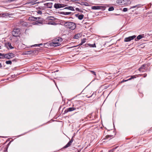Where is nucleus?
Returning a JSON list of instances; mask_svg holds the SVG:
<instances>
[{
    "label": "nucleus",
    "mask_w": 152,
    "mask_h": 152,
    "mask_svg": "<svg viewBox=\"0 0 152 152\" xmlns=\"http://www.w3.org/2000/svg\"><path fill=\"white\" fill-rule=\"evenodd\" d=\"M64 25L66 28L72 30L75 29L76 27L75 23L71 22H67L64 23Z\"/></svg>",
    "instance_id": "nucleus-1"
},
{
    "label": "nucleus",
    "mask_w": 152,
    "mask_h": 152,
    "mask_svg": "<svg viewBox=\"0 0 152 152\" xmlns=\"http://www.w3.org/2000/svg\"><path fill=\"white\" fill-rule=\"evenodd\" d=\"M28 20H30L36 21V24L42 23V18L40 17H34L31 16L29 17Z\"/></svg>",
    "instance_id": "nucleus-2"
},
{
    "label": "nucleus",
    "mask_w": 152,
    "mask_h": 152,
    "mask_svg": "<svg viewBox=\"0 0 152 152\" xmlns=\"http://www.w3.org/2000/svg\"><path fill=\"white\" fill-rule=\"evenodd\" d=\"M83 107H69V108H67L68 110V111L69 112H71L73 111V110H79V111H81L82 110H84L85 109V108L84 107L83 108H82Z\"/></svg>",
    "instance_id": "nucleus-3"
},
{
    "label": "nucleus",
    "mask_w": 152,
    "mask_h": 152,
    "mask_svg": "<svg viewBox=\"0 0 152 152\" xmlns=\"http://www.w3.org/2000/svg\"><path fill=\"white\" fill-rule=\"evenodd\" d=\"M66 5L61 3H56L54 5V7L56 9H58L64 7Z\"/></svg>",
    "instance_id": "nucleus-4"
},
{
    "label": "nucleus",
    "mask_w": 152,
    "mask_h": 152,
    "mask_svg": "<svg viewBox=\"0 0 152 152\" xmlns=\"http://www.w3.org/2000/svg\"><path fill=\"white\" fill-rule=\"evenodd\" d=\"M12 34L13 36L16 37L18 36L20 34V31L18 28L15 29L12 32Z\"/></svg>",
    "instance_id": "nucleus-5"
},
{
    "label": "nucleus",
    "mask_w": 152,
    "mask_h": 152,
    "mask_svg": "<svg viewBox=\"0 0 152 152\" xmlns=\"http://www.w3.org/2000/svg\"><path fill=\"white\" fill-rule=\"evenodd\" d=\"M64 11L63 12H58V13L60 14H61L64 15H70V16L72 15H73L74 13L71 12H69V11H67L66 10H64Z\"/></svg>",
    "instance_id": "nucleus-6"
},
{
    "label": "nucleus",
    "mask_w": 152,
    "mask_h": 152,
    "mask_svg": "<svg viewBox=\"0 0 152 152\" xmlns=\"http://www.w3.org/2000/svg\"><path fill=\"white\" fill-rule=\"evenodd\" d=\"M136 37V35H134L125 38L124 39V41L126 42H129L134 39Z\"/></svg>",
    "instance_id": "nucleus-7"
},
{
    "label": "nucleus",
    "mask_w": 152,
    "mask_h": 152,
    "mask_svg": "<svg viewBox=\"0 0 152 152\" xmlns=\"http://www.w3.org/2000/svg\"><path fill=\"white\" fill-rule=\"evenodd\" d=\"M119 3H121V5H127L128 4H130L131 2L129 0H120Z\"/></svg>",
    "instance_id": "nucleus-8"
},
{
    "label": "nucleus",
    "mask_w": 152,
    "mask_h": 152,
    "mask_svg": "<svg viewBox=\"0 0 152 152\" xmlns=\"http://www.w3.org/2000/svg\"><path fill=\"white\" fill-rule=\"evenodd\" d=\"M63 10H68L74 11L75 10L74 7L72 6H67L65 7L63 9Z\"/></svg>",
    "instance_id": "nucleus-9"
},
{
    "label": "nucleus",
    "mask_w": 152,
    "mask_h": 152,
    "mask_svg": "<svg viewBox=\"0 0 152 152\" xmlns=\"http://www.w3.org/2000/svg\"><path fill=\"white\" fill-rule=\"evenodd\" d=\"M60 45L61 44L60 43L54 42L53 41L50 43V45L51 46L56 47Z\"/></svg>",
    "instance_id": "nucleus-10"
},
{
    "label": "nucleus",
    "mask_w": 152,
    "mask_h": 152,
    "mask_svg": "<svg viewBox=\"0 0 152 152\" xmlns=\"http://www.w3.org/2000/svg\"><path fill=\"white\" fill-rule=\"evenodd\" d=\"M75 16L78 18V19L80 20H82L83 18L84 15L82 14H79V13L76 14L75 15Z\"/></svg>",
    "instance_id": "nucleus-11"
},
{
    "label": "nucleus",
    "mask_w": 152,
    "mask_h": 152,
    "mask_svg": "<svg viewBox=\"0 0 152 152\" xmlns=\"http://www.w3.org/2000/svg\"><path fill=\"white\" fill-rule=\"evenodd\" d=\"M77 3L79 4L82 6L84 5L86 6H88L89 5L88 3L86 2L80 1Z\"/></svg>",
    "instance_id": "nucleus-12"
},
{
    "label": "nucleus",
    "mask_w": 152,
    "mask_h": 152,
    "mask_svg": "<svg viewBox=\"0 0 152 152\" xmlns=\"http://www.w3.org/2000/svg\"><path fill=\"white\" fill-rule=\"evenodd\" d=\"M44 5L45 6H46L47 8H51L52 7L53 3H45Z\"/></svg>",
    "instance_id": "nucleus-13"
},
{
    "label": "nucleus",
    "mask_w": 152,
    "mask_h": 152,
    "mask_svg": "<svg viewBox=\"0 0 152 152\" xmlns=\"http://www.w3.org/2000/svg\"><path fill=\"white\" fill-rule=\"evenodd\" d=\"M144 37V34H140L139 35H138L137 38H135V41H137L139 40H140L142 38Z\"/></svg>",
    "instance_id": "nucleus-14"
},
{
    "label": "nucleus",
    "mask_w": 152,
    "mask_h": 152,
    "mask_svg": "<svg viewBox=\"0 0 152 152\" xmlns=\"http://www.w3.org/2000/svg\"><path fill=\"white\" fill-rule=\"evenodd\" d=\"M9 54V53L5 54H4V56L2 57V58H7L8 59H11V58H10V57Z\"/></svg>",
    "instance_id": "nucleus-15"
},
{
    "label": "nucleus",
    "mask_w": 152,
    "mask_h": 152,
    "mask_svg": "<svg viewBox=\"0 0 152 152\" xmlns=\"http://www.w3.org/2000/svg\"><path fill=\"white\" fill-rule=\"evenodd\" d=\"M0 15L2 17H5L9 16L10 14L8 13H1Z\"/></svg>",
    "instance_id": "nucleus-16"
},
{
    "label": "nucleus",
    "mask_w": 152,
    "mask_h": 152,
    "mask_svg": "<svg viewBox=\"0 0 152 152\" xmlns=\"http://www.w3.org/2000/svg\"><path fill=\"white\" fill-rule=\"evenodd\" d=\"M39 46L40 47L42 48L44 46L43 44L42 43H40L39 44H35L32 46V47H34L36 46Z\"/></svg>",
    "instance_id": "nucleus-17"
},
{
    "label": "nucleus",
    "mask_w": 152,
    "mask_h": 152,
    "mask_svg": "<svg viewBox=\"0 0 152 152\" xmlns=\"http://www.w3.org/2000/svg\"><path fill=\"white\" fill-rule=\"evenodd\" d=\"M81 36L80 34L78 33L74 36L73 38L75 39H77L79 37H81Z\"/></svg>",
    "instance_id": "nucleus-18"
},
{
    "label": "nucleus",
    "mask_w": 152,
    "mask_h": 152,
    "mask_svg": "<svg viewBox=\"0 0 152 152\" xmlns=\"http://www.w3.org/2000/svg\"><path fill=\"white\" fill-rule=\"evenodd\" d=\"M145 64H143L140 67L139 69L138 70L140 71H142L143 72V71H142V70L143 69H145Z\"/></svg>",
    "instance_id": "nucleus-19"
},
{
    "label": "nucleus",
    "mask_w": 152,
    "mask_h": 152,
    "mask_svg": "<svg viewBox=\"0 0 152 152\" xmlns=\"http://www.w3.org/2000/svg\"><path fill=\"white\" fill-rule=\"evenodd\" d=\"M72 143L70 141L68 142V143L63 147L64 148H65L69 147L71 144Z\"/></svg>",
    "instance_id": "nucleus-20"
},
{
    "label": "nucleus",
    "mask_w": 152,
    "mask_h": 152,
    "mask_svg": "<svg viewBox=\"0 0 152 152\" xmlns=\"http://www.w3.org/2000/svg\"><path fill=\"white\" fill-rule=\"evenodd\" d=\"M55 41H58L57 42H58L60 43V42H61L62 41L63 39L61 37H58L55 38Z\"/></svg>",
    "instance_id": "nucleus-21"
},
{
    "label": "nucleus",
    "mask_w": 152,
    "mask_h": 152,
    "mask_svg": "<svg viewBox=\"0 0 152 152\" xmlns=\"http://www.w3.org/2000/svg\"><path fill=\"white\" fill-rule=\"evenodd\" d=\"M36 50H29L27 51L26 54H31L32 53H36Z\"/></svg>",
    "instance_id": "nucleus-22"
},
{
    "label": "nucleus",
    "mask_w": 152,
    "mask_h": 152,
    "mask_svg": "<svg viewBox=\"0 0 152 152\" xmlns=\"http://www.w3.org/2000/svg\"><path fill=\"white\" fill-rule=\"evenodd\" d=\"M99 6H93L91 7V9L94 10H99Z\"/></svg>",
    "instance_id": "nucleus-23"
},
{
    "label": "nucleus",
    "mask_w": 152,
    "mask_h": 152,
    "mask_svg": "<svg viewBox=\"0 0 152 152\" xmlns=\"http://www.w3.org/2000/svg\"><path fill=\"white\" fill-rule=\"evenodd\" d=\"M88 45L90 47L94 48L96 47V45L95 43L93 44H88Z\"/></svg>",
    "instance_id": "nucleus-24"
},
{
    "label": "nucleus",
    "mask_w": 152,
    "mask_h": 152,
    "mask_svg": "<svg viewBox=\"0 0 152 152\" xmlns=\"http://www.w3.org/2000/svg\"><path fill=\"white\" fill-rule=\"evenodd\" d=\"M7 45L9 46L10 49H12L14 48V47L12 46L11 43L10 42H7Z\"/></svg>",
    "instance_id": "nucleus-25"
},
{
    "label": "nucleus",
    "mask_w": 152,
    "mask_h": 152,
    "mask_svg": "<svg viewBox=\"0 0 152 152\" xmlns=\"http://www.w3.org/2000/svg\"><path fill=\"white\" fill-rule=\"evenodd\" d=\"M99 10H104L105 9L106 7L103 6H99Z\"/></svg>",
    "instance_id": "nucleus-26"
},
{
    "label": "nucleus",
    "mask_w": 152,
    "mask_h": 152,
    "mask_svg": "<svg viewBox=\"0 0 152 152\" xmlns=\"http://www.w3.org/2000/svg\"><path fill=\"white\" fill-rule=\"evenodd\" d=\"M118 146H116L115 148H113L112 149L110 150L108 152H114L115 150L118 148Z\"/></svg>",
    "instance_id": "nucleus-27"
},
{
    "label": "nucleus",
    "mask_w": 152,
    "mask_h": 152,
    "mask_svg": "<svg viewBox=\"0 0 152 152\" xmlns=\"http://www.w3.org/2000/svg\"><path fill=\"white\" fill-rule=\"evenodd\" d=\"M10 55V58H12L15 56V54L12 53H9Z\"/></svg>",
    "instance_id": "nucleus-28"
},
{
    "label": "nucleus",
    "mask_w": 152,
    "mask_h": 152,
    "mask_svg": "<svg viewBox=\"0 0 152 152\" xmlns=\"http://www.w3.org/2000/svg\"><path fill=\"white\" fill-rule=\"evenodd\" d=\"M5 63L7 64H12V62L10 60L6 61Z\"/></svg>",
    "instance_id": "nucleus-29"
},
{
    "label": "nucleus",
    "mask_w": 152,
    "mask_h": 152,
    "mask_svg": "<svg viewBox=\"0 0 152 152\" xmlns=\"http://www.w3.org/2000/svg\"><path fill=\"white\" fill-rule=\"evenodd\" d=\"M113 136V135H107L104 138V139H107L109 138H111Z\"/></svg>",
    "instance_id": "nucleus-30"
},
{
    "label": "nucleus",
    "mask_w": 152,
    "mask_h": 152,
    "mask_svg": "<svg viewBox=\"0 0 152 152\" xmlns=\"http://www.w3.org/2000/svg\"><path fill=\"white\" fill-rule=\"evenodd\" d=\"M114 9V8L113 7H111L108 8V10L110 11L113 10Z\"/></svg>",
    "instance_id": "nucleus-31"
},
{
    "label": "nucleus",
    "mask_w": 152,
    "mask_h": 152,
    "mask_svg": "<svg viewBox=\"0 0 152 152\" xmlns=\"http://www.w3.org/2000/svg\"><path fill=\"white\" fill-rule=\"evenodd\" d=\"M135 78H136V77L135 75H132V76H131V77L130 78L128 79V80H132V79Z\"/></svg>",
    "instance_id": "nucleus-32"
},
{
    "label": "nucleus",
    "mask_w": 152,
    "mask_h": 152,
    "mask_svg": "<svg viewBox=\"0 0 152 152\" xmlns=\"http://www.w3.org/2000/svg\"><path fill=\"white\" fill-rule=\"evenodd\" d=\"M86 38H84L83 39L81 40L82 43H84L86 42Z\"/></svg>",
    "instance_id": "nucleus-33"
},
{
    "label": "nucleus",
    "mask_w": 152,
    "mask_h": 152,
    "mask_svg": "<svg viewBox=\"0 0 152 152\" xmlns=\"http://www.w3.org/2000/svg\"><path fill=\"white\" fill-rule=\"evenodd\" d=\"M90 71L93 75H96L95 72L94 71Z\"/></svg>",
    "instance_id": "nucleus-34"
},
{
    "label": "nucleus",
    "mask_w": 152,
    "mask_h": 152,
    "mask_svg": "<svg viewBox=\"0 0 152 152\" xmlns=\"http://www.w3.org/2000/svg\"><path fill=\"white\" fill-rule=\"evenodd\" d=\"M136 7H137V5H136L135 6H133L132 7H130V9H132V8H135Z\"/></svg>",
    "instance_id": "nucleus-35"
},
{
    "label": "nucleus",
    "mask_w": 152,
    "mask_h": 152,
    "mask_svg": "<svg viewBox=\"0 0 152 152\" xmlns=\"http://www.w3.org/2000/svg\"><path fill=\"white\" fill-rule=\"evenodd\" d=\"M123 11L124 12H126L127 11V9L126 8H123Z\"/></svg>",
    "instance_id": "nucleus-36"
},
{
    "label": "nucleus",
    "mask_w": 152,
    "mask_h": 152,
    "mask_svg": "<svg viewBox=\"0 0 152 152\" xmlns=\"http://www.w3.org/2000/svg\"><path fill=\"white\" fill-rule=\"evenodd\" d=\"M54 18L53 17H50L49 18V20H54Z\"/></svg>",
    "instance_id": "nucleus-37"
},
{
    "label": "nucleus",
    "mask_w": 152,
    "mask_h": 152,
    "mask_svg": "<svg viewBox=\"0 0 152 152\" xmlns=\"http://www.w3.org/2000/svg\"><path fill=\"white\" fill-rule=\"evenodd\" d=\"M68 112H69L68 111V110L67 109H66L64 111V114H65V113H68Z\"/></svg>",
    "instance_id": "nucleus-38"
},
{
    "label": "nucleus",
    "mask_w": 152,
    "mask_h": 152,
    "mask_svg": "<svg viewBox=\"0 0 152 152\" xmlns=\"http://www.w3.org/2000/svg\"><path fill=\"white\" fill-rule=\"evenodd\" d=\"M37 13L38 14H41V15L42 14V12L40 10H38L37 11Z\"/></svg>",
    "instance_id": "nucleus-39"
},
{
    "label": "nucleus",
    "mask_w": 152,
    "mask_h": 152,
    "mask_svg": "<svg viewBox=\"0 0 152 152\" xmlns=\"http://www.w3.org/2000/svg\"><path fill=\"white\" fill-rule=\"evenodd\" d=\"M4 53H0V56H3L4 55ZM2 58V57H0V59Z\"/></svg>",
    "instance_id": "nucleus-40"
},
{
    "label": "nucleus",
    "mask_w": 152,
    "mask_h": 152,
    "mask_svg": "<svg viewBox=\"0 0 152 152\" xmlns=\"http://www.w3.org/2000/svg\"><path fill=\"white\" fill-rule=\"evenodd\" d=\"M75 10L77 11H78L79 12H81L80 9L78 8H75Z\"/></svg>",
    "instance_id": "nucleus-41"
},
{
    "label": "nucleus",
    "mask_w": 152,
    "mask_h": 152,
    "mask_svg": "<svg viewBox=\"0 0 152 152\" xmlns=\"http://www.w3.org/2000/svg\"><path fill=\"white\" fill-rule=\"evenodd\" d=\"M137 5V8H139L142 6L143 5L141 4H138Z\"/></svg>",
    "instance_id": "nucleus-42"
},
{
    "label": "nucleus",
    "mask_w": 152,
    "mask_h": 152,
    "mask_svg": "<svg viewBox=\"0 0 152 152\" xmlns=\"http://www.w3.org/2000/svg\"><path fill=\"white\" fill-rule=\"evenodd\" d=\"M128 80H128V79L126 80H123L122 81H121V83H122L124 82H126Z\"/></svg>",
    "instance_id": "nucleus-43"
},
{
    "label": "nucleus",
    "mask_w": 152,
    "mask_h": 152,
    "mask_svg": "<svg viewBox=\"0 0 152 152\" xmlns=\"http://www.w3.org/2000/svg\"><path fill=\"white\" fill-rule=\"evenodd\" d=\"M27 25V23L26 22H24L23 24V26H26Z\"/></svg>",
    "instance_id": "nucleus-44"
},
{
    "label": "nucleus",
    "mask_w": 152,
    "mask_h": 152,
    "mask_svg": "<svg viewBox=\"0 0 152 152\" xmlns=\"http://www.w3.org/2000/svg\"><path fill=\"white\" fill-rule=\"evenodd\" d=\"M16 0H9L8 1L9 2H11L14 1H16Z\"/></svg>",
    "instance_id": "nucleus-45"
},
{
    "label": "nucleus",
    "mask_w": 152,
    "mask_h": 152,
    "mask_svg": "<svg viewBox=\"0 0 152 152\" xmlns=\"http://www.w3.org/2000/svg\"><path fill=\"white\" fill-rule=\"evenodd\" d=\"M55 39H54V40H53V41L54 42H57V43H59L58 42H58V41H55Z\"/></svg>",
    "instance_id": "nucleus-46"
},
{
    "label": "nucleus",
    "mask_w": 152,
    "mask_h": 152,
    "mask_svg": "<svg viewBox=\"0 0 152 152\" xmlns=\"http://www.w3.org/2000/svg\"><path fill=\"white\" fill-rule=\"evenodd\" d=\"M147 76V74H144V76H143V77H146Z\"/></svg>",
    "instance_id": "nucleus-47"
},
{
    "label": "nucleus",
    "mask_w": 152,
    "mask_h": 152,
    "mask_svg": "<svg viewBox=\"0 0 152 152\" xmlns=\"http://www.w3.org/2000/svg\"><path fill=\"white\" fill-rule=\"evenodd\" d=\"M26 133H24L23 134H21V135H19V136H18V137H20V136H21V135H24V134H26Z\"/></svg>",
    "instance_id": "nucleus-48"
},
{
    "label": "nucleus",
    "mask_w": 152,
    "mask_h": 152,
    "mask_svg": "<svg viewBox=\"0 0 152 152\" xmlns=\"http://www.w3.org/2000/svg\"><path fill=\"white\" fill-rule=\"evenodd\" d=\"M70 142H71L72 143V142L73 141V139H72V138L71 139V140L70 141Z\"/></svg>",
    "instance_id": "nucleus-49"
},
{
    "label": "nucleus",
    "mask_w": 152,
    "mask_h": 152,
    "mask_svg": "<svg viewBox=\"0 0 152 152\" xmlns=\"http://www.w3.org/2000/svg\"><path fill=\"white\" fill-rule=\"evenodd\" d=\"M80 0H72V1H80Z\"/></svg>",
    "instance_id": "nucleus-50"
},
{
    "label": "nucleus",
    "mask_w": 152,
    "mask_h": 152,
    "mask_svg": "<svg viewBox=\"0 0 152 152\" xmlns=\"http://www.w3.org/2000/svg\"><path fill=\"white\" fill-rule=\"evenodd\" d=\"M2 67V65L1 63H0V67L1 68Z\"/></svg>",
    "instance_id": "nucleus-51"
},
{
    "label": "nucleus",
    "mask_w": 152,
    "mask_h": 152,
    "mask_svg": "<svg viewBox=\"0 0 152 152\" xmlns=\"http://www.w3.org/2000/svg\"><path fill=\"white\" fill-rule=\"evenodd\" d=\"M53 81H54V83H55V85H56V86H57L56 84V82H55V80H53Z\"/></svg>",
    "instance_id": "nucleus-52"
},
{
    "label": "nucleus",
    "mask_w": 152,
    "mask_h": 152,
    "mask_svg": "<svg viewBox=\"0 0 152 152\" xmlns=\"http://www.w3.org/2000/svg\"><path fill=\"white\" fill-rule=\"evenodd\" d=\"M83 43H82V42H81L79 44V45H82Z\"/></svg>",
    "instance_id": "nucleus-53"
},
{
    "label": "nucleus",
    "mask_w": 152,
    "mask_h": 152,
    "mask_svg": "<svg viewBox=\"0 0 152 152\" xmlns=\"http://www.w3.org/2000/svg\"><path fill=\"white\" fill-rule=\"evenodd\" d=\"M5 46L7 47V43H5Z\"/></svg>",
    "instance_id": "nucleus-54"
},
{
    "label": "nucleus",
    "mask_w": 152,
    "mask_h": 152,
    "mask_svg": "<svg viewBox=\"0 0 152 152\" xmlns=\"http://www.w3.org/2000/svg\"><path fill=\"white\" fill-rule=\"evenodd\" d=\"M33 3L32 2H29L28 3L30 4V3H31V4H32Z\"/></svg>",
    "instance_id": "nucleus-55"
},
{
    "label": "nucleus",
    "mask_w": 152,
    "mask_h": 152,
    "mask_svg": "<svg viewBox=\"0 0 152 152\" xmlns=\"http://www.w3.org/2000/svg\"><path fill=\"white\" fill-rule=\"evenodd\" d=\"M40 9H41L42 10H45V9L44 8H42V9L40 8Z\"/></svg>",
    "instance_id": "nucleus-56"
},
{
    "label": "nucleus",
    "mask_w": 152,
    "mask_h": 152,
    "mask_svg": "<svg viewBox=\"0 0 152 152\" xmlns=\"http://www.w3.org/2000/svg\"><path fill=\"white\" fill-rule=\"evenodd\" d=\"M15 61V60H13L12 61Z\"/></svg>",
    "instance_id": "nucleus-57"
},
{
    "label": "nucleus",
    "mask_w": 152,
    "mask_h": 152,
    "mask_svg": "<svg viewBox=\"0 0 152 152\" xmlns=\"http://www.w3.org/2000/svg\"><path fill=\"white\" fill-rule=\"evenodd\" d=\"M72 18V19H73V18H72V17H71L70 18Z\"/></svg>",
    "instance_id": "nucleus-58"
},
{
    "label": "nucleus",
    "mask_w": 152,
    "mask_h": 152,
    "mask_svg": "<svg viewBox=\"0 0 152 152\" xmlns=\"http://www.w3.org/2000/svg\"><path fill=\"white\" fill-rule=\"evenodd\" d=\"M82 92H81L80 94H79L78 95H80L81 94Z\"/></svg>",
    "instance_id": "nucleus-59"
},
{
    "label": "nucleus",
    "mask_w": 152,
    "mask_h": 152,
    "mask_svg": "<svg viewBox=\"0 0 152 152\" xmlns=\"http://www.w3.org/2000/svg\"><path fill=\"white\" fill-rule=\"evenodd\" d=\"M66 11H69V12H70V10H66Z\"/></svg>",
    "instance_id": "nucleus-60"
},
{
    "label": "nucleus",
    "mask_w": 152,
    "mask_h": 152,
    "mask_svg": "<svg viewBox=\"0 0 152 152\" xmlns=\"http://www.w3.org/2000/svg\"><path fill=\"white\" fill-rule=\"evenodd\" d=\"M78 112V111H77V112H76L75 113H77Z\"/></svg>",
    "instance_id": "nucleus-61"
},
{
    "label": "nucleus",
    "mask_w": 152,
    "mask_h": 152,
    "mask_svg": "<svg viewBox=\"0 0 152 152\" xmlns=\"http://www.w3.org/2000/svg\"><path fill=\"white\" fill-rule=\"evenodd\" d=\"M0 49H1V46H0Z\"/></svg>",
    "instance_id": "nucleus-62"
}]
</instances>
